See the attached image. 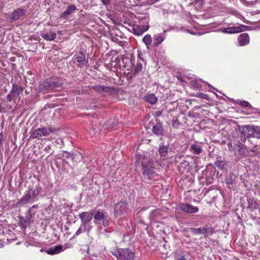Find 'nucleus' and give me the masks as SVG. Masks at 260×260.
Returning <instances> with one entry per match:
<instances>
[{"mask_svg": "<svg viewBox=\"0 0 260 260\" xmlns=\"http://www.w3.org/2000/svg\"><path fill=\"white\" fill-rule=\"evenodd\" d=\"M135 158L137 163L141 164L143 168L142 174L145 178L150 179L156 175L154 162L149 154H137Z\"/></svg>", "mask_w": 260, "mask_h": 260, "instance_id": "obj_1", "label": "nucleus"}, {"mask_svg": "<svg viewBox=\"0 0 260 260\" xmlns=\"http://www.w3.org/2000/svg\"><path fill=\"white\" fill-rule=\"evenodd\" d=\"M41 189V188L39 185H36L34 189L33 188H29L28 190L25 191V195L18 201L16 205V207H21L30 202H32L38 196Z\"/></svg>", "mask_w": 260, "mask_h": 260, "instance_id": "obj_2", "label": "nucleus"}, {"mask_svg": "<svg viewBox=\"0 0 260 260\" xmlns=\"http://www.w3.org/2000/svg\"><path fill=\"white\" fill-rule=\"evenodd\" d=\"M112 254L117 260H137L138 257L135 255L134 252L128 248H116L112 251Z\"/></svg>", "mask_w": 260, "mask_h": 260, "instance_id": "obj_3", "label": "nucleus"}, {"mask_svg": "<svg viewBox=\"0 0 260 260\" xmlns=\"http://www.w3.org/2000/svg\"><path fill=\"white\" fill-rule=\"evenodd\" d=\"M190 232L193 235H212L214 233V229L211 226L205 225L202 228H191L189 229Z\"/></svg>", "mask_w": 260, "mask_h": 260, "instance_id": "obj_4", "label": "nucleus"}, {"mask_svg": "<svg viewBox=\"0 0 260 260\" xmlns=\"http://www.w3.org/2000/svg\"><path fill=\"white\" fill-rule=\"evenodd\" d=\"M248 27V26L246 25L240 24L237 26H232L227 28H221V31L222 32L226 34H236L245 30Z\"/></svg>", "mask_w": 260, "mask_h": 260, "instance_id": "obj_5", "label": "nucleus"}, {"mask_svg": "<svg viewBox=\"0 0 260 260\" xmlns=\"http://www.w3.org/2000/svg\"><path fill=\"white\" fill-rule=\"evenodd\" d=\"M178 209L187 213H194L199 211L197 206H193L188 203H180L178 205Z\"/></svg>", "mask_w": 260, "mask_h": 260, "instance_id": "obj_6", "label": "nucleus"}, {"mask_svg": "<svg viewBox=\"0 0 260 260\" xmlns=\"http://www.w3.org/2000/svg\"><path fill=\"white\" fill-rule=\"evenodd\" d=\"M127 203L123 201L117 203L114 208L115 214L117 216L124 215L127 211Z\"/></svg>", "mask_w": 260, "mask_h": 260, "instance_id": "obj_7", "label": "nucleus"}, {"mask_svg": "<svg viewBox=\"0 0 260 260\" xmlns=\"http://www.w3.org/2000/svg\"><path fill=\"white\" fill-rule=\"evenodd\" d=\"M75 59L79 63L78 66L83 67L86 66L88 62V57L85 53L82 50H80L76 55Z\"/></svg>", "mask_w": 260, "mask_h": 260, "instance_id": "obj_8", "label": "nucleus"}, {"mask_svg": "<svg viewBox=\"0 0 260 260\" xmlns=\"http://www.w3.org/2000/svg\"><path fill=\"white\" fill-rule=\"evenodd\" d=\"M94 210L90 212H83L79 214V216L81 219L82 224L85 226L86 224L90 222L93 217Z\"/></svg>", "mask_w": 260, "mask_h": 260, "instance_id": "obj_9", "label": "nucleus"}, {"mask_svg": "<svg viewBox=\"0 0 260 260\" xmlns=\"http://www.w3.org/2000/svg\"><path fill=\"white\" fill-rule=\"evenodd\" d=\"M108 216L106 212H104L101 210H94L93 212V218L94 222L95 224H100L102 221L105 217Z\"/></svg>", "mask_w": 260, "mask_h": 260, "instance_id": "obj_10", "label": "nucleus"}, {"mask_svg": "<svg viewBox=\"0 0 260 260\" xmlns=\"http://www.w3.org/2000/svg\"><path fill=\"white\" fill-rule=\"evenodd\" d=\"M26 13V11L22 8L20 7L15 10L9 18L10 22H13L18 19L21 16L24 15Z\"/></svg>", "mask_w": 260, "mask_h": 260, "instance_id": "obj_11", "label": "nucleus"}, {"mask_svg": "<svg viewBox=\"0 0 260 260\" xmlns=\"http://www.w3.org/2000/svg\"><path fill=\"white\" fill-rule=\"evenodd\" d=\"M91 88L95 92L99 93H110L113 91V89L109 86L94 85Z\"/></svg>", "mask_w": 260, "mask_h": 260, "instance_id": "obj_12", "label": "nucleus"}, {"mask_svg": "<svg viewBox=\"0 0 260 260\" xmlns=\"http://www.w3.org/2000/svg\"><path fill=\"white\" fill-rule=\"evenodd\" d=\"M49 84L51 90L55 89L60 87L62 85V82L58 77H52L47 79Z\"/></svg>", "mask_w": 260, "mask_h": 260, "instance_id": "obj_13", "label": "nucleus"}, {"mask_svg": "<svg viewBox=\"0 0 260 260\" xmlns=\"http://www.w3.org/2000/svg\"><path fill=\"white\" fill-rule=\"evenodd\" d=\"M77 10V8L76 6L74 5H69L67 9L62 13L60 16V18H62L64 19H68L69 16L72 14L73 12Z\"/></svg>", "mask_w": 260, "mask_h": 260, "instance_id": "obj_14", "label": "nucleus"}, {"mask_svg": "<svg viewBox=\"0 0 260 260\" xmlns=\"http://www.w3.org/2000/svg\"><path fill=\"white\" fill-rule=\"evenodd\" d=\"M149 25H142L139 26L136 25L133 28V33L137 36L142 35L144 32L148 30L149 29Z\"/></svg>", "mask_w": 260, "mask_h": 260, "instance_id": "obj_15", "label": "nucleus"}, {"mask_svg": "<svg viewBox=\"0 0 260 260\" xmlns=\"http://www.w3.org/2000/svg\"><path fill=\"white\" fill-rule=\"evenodd\" d=\"M24 88L18 86L17 84H13L12 88L11 90V94L13 97H17L23 91Z\"/></svg>", "mask_w": 260, "mask_h": 260, "instance_id": "obj_16", "label": "nucleus"}, {"mask_svg": "<svg viewBox=\"0 0 260 260\" xmlns=\"http://www.w3.org/2000/svg\"><path fill=\"white\" fill-rule=\"evenodd\" d=\"M247 201L248 203V208L251 211L257 210L258 209V205L257 203L251 197H247Z\"/></svg>", "mask_w": 260, "mask_h": 260, "instance_id": "obj_17", "label": "nucleus"}, {"mask_svg": "<svg viewBox=\"0 0 260 260\" xmlns=\"http://www.w3.org/2000/svg\"><path fill=\"white\" fill-rule=\"evenodd\" d=\"M238 42L240 46H244L249 44V37L248 34H241L238 38Z\"/></svg>", "mask_w": 260, "mask_h": 260, "instance_id": "obj_18", "label": "nucleus"}, {"mask_svg": "<svg viewBox=\"0 0 260 260\" xmlns=\"http://www.w3.org/2000/svg\"><path fill=\"white\" fill-rule=\"evenodd\" d=\"M49 131H31L29 138H39L42 136H47Z\"/></svg>", "mask_w": 260, "mask_h": 260, "instance_id": "obj_19", "label": "nucleus"}, {"mask_svg": "<svg viewBox=\"0 0 260 260\" xmlns=\"http://www.w3.org/2000/svg\"><path fill=\"white\" fill-rule=\"evenodd\" d=\"M49 90L51 89L47 79L40 83L38 87L39 92H43L45 93V92H47Z\"/></svg>", "mask_w": 260, "mask_h": 260, "instance_id": "obj_20", "label": "nucleus"}, {"mask_svg": "<svg viewBox=\"0 0 260 260\" xmlns=\"http://www.w3.org/2000/svg\"><path fill=\"white\" fill-rule=\"evenodd\" d=\"M62 251V246L61 245H56L53 247L50 248L46 250L47 254L53 255L60 253Z\"/></svg>", "mask_w": 260, "mask_h": 260, "instance_id": "obj_21", "label": "nucleus"}, {"mask_svg": "<svg viewBox=\"0 0 260 260\" xmlns=\"http://www.w3.org/2000/svg\"><path fill=\"white\" fill-rule=\"evenodd\" d=\"M145 101L151 105L156 104L158 101V99L155 96L154 94L149 93L144 97Z\"/></svg>", "mask_w": 260, "mask_h": 260, "instance_id": "obj_22", "label": "nucleus"}, {"mask_svg": "<svg viewBox=\"0 0 260 260\" xmlns=\"http://www.w3.org/2000/svg\"><path fill=\"white\" fill-rule=\"evenodd\" d=\"M165 40V38L160 34H157L154 36L153 46L154 47H157L159 45Z\"/></svg>", "mask_w": 260, "mask_h": 260, "instance_id": "obj_23", "label": "nucleus"}, {"mask_svg": "<svg viewBox=\"0 0 260 260\" xmlns=\"http://www.w3.org/2000/svg\"><path fill=\"white\" fill-rule=\"evenodd\" d=\"M235 148L236 150V154H238L240 155H244L246 153V150L244 146L239 142V143L235 145Z\"/></svg>", "mask_w": 260, "mask_h": 260, "instance_id": "obj_24", "label": "nucleus"}, {"mask_svg": "<svg viewBox=\"0 0 260 260\" xmlns=\"http://www.w3.org/2000/svg\"><path fill=\"white\" fill-rule=\"evenodd\" d=\"M41 36L47 41H53L56 38V34L55 32L43 33L41 34Z\"/></svg>", "mask_w": 260, "mask_h": 260, "instance_id": "obj_25", "label": "nucleus"}, {"mask_svg": "<svg viewBox=\"0 0 260 260\" xmlns=\"http://www.w3.org/2000/svg\"><path fill=\"white\" fill-rule=\"evenodd\" d=\"M38 207L37 205H33L26 212V219H24V222L25 223H29L31 218V214L32 212V210L34 209H37Z\"/></svg>", "mask_w": 260, "mask_h": 260, "instance_id": "obj_26", "label": "nucleus"}, {"mask_svg": "<svg viewBox=\"0 0 260 260\" xmlns=\"http://www.w3.org/2000/svg\"><path fill=\"white\" fill-rule=\"evenodd\" d=\"M168 146L162 145L159 146L158 151L161 156H166L168 154Z\"/></svg>", "mask_w": 260, "mask_h": 260, "instance_id": "obj_27", "label": "nucleus"}, {"mask_svg": "<svg viewBox=\"0 0 260 260\" xmlns=\"http://www.w3.org/2000/svg\"><path fill=\"white\" fill-rule=\"evenodd\" d=\"M235 103L243 107H248L249 109H254V108L250 105V104L246 101H241L240 100H237L235 101Z\"/></svg>", "mask_w": 260, "mask_h": 260, "instance_id": "obj_28", "label": "nucleus"}, {"mask_svg": "<svg viewBox=\"0 0 260 260\" xmlns=\"http://www.w3.org/2000/svg\"><path fill=\"white\" fill-rule=\"evenodd\" d=\"M204 179V177L203 176V174H202V175L200 177V181H202L203 183H205L207 185L211 184L213 180V177L211 176L206 177L205 180L202 181V180Z\"/></svg>", "mask_w": 260, "mask_h": 260, "instance_id": "obj_29", "label": "nucleus"}, {"mask_svg": "<svg viewBox=\"0 0 260 260\" xmlns=\"http://www.w3.org/2000/svg\"><path fill=\"white\" fill-rule=\"evenodd\" d=\"M143 42L147 46L148 48V46L151 45L152 43V38L151 35L147 34L145 35L143 38Z\"/></svg>", "mask_w": 260, "mask_h": 260, "instance_id": "obj_30", "label": "nucleus"}, {"mask_svg": "<svg viewBox=\"0 0 260 260\" xmlns=\"http://www.w3.org/2000/svg\"><path fill=\"white\" fill-rule=\"evenodd\" d=\"M190 149L196 154H200L202 150L201 146L197 144H192L190 146Z\"/></svg>", "mask_w": 260, "mask_h": 260, "instance_id": "obj_31", "label": "nucleus"}, {"mask_svg": "<svg viewBox=\"0 0 260 260\" xmlns=\"http://www.w3.org/2000/svg\"><path fill=\"white\" fill-rule=\"evenodd\" d=\"M236 179V175L234 173H230L225 179L227 184H231L234 183Z\"/></svg>", "mask_w": 260, "mask_h": 260, "instance_id": "obj_32", "label": "nucleus"}, {"mask_svg": "<svg viewBox=\"0 0 260 260\" xmlns=\"http://www.w3.org/2000/svg\"><path fill=\"white\" fill-rule=\"evenodd\" d=\"M174 260H186L184 253L179 251L175 253Z\"/></svg>", "mask_w": 260, "mask_h": 260, "instance_id": "obj_33", "label": "nucleus"}, {"mask_svg": "<svg viewBox=\"0 0 260 260\" xmlns=\"http://www.w3.org/2000/svg\"><path fill=\"white\" fill-rule=\"evenodd\" d=\"M239 133L238 134V136L240 138V140L244 142L246 139V138L248 136L247 134V131H239Z\"/></svg>", "mask_w": 260, "mask_h": 260, "instance_id": "obj_34", "label": "nucleus"}, {"mask_svg": "<svg viewBox=\"0 0 260 260\" xmlns=\"http://www.w3.org/2000/svg\"><path fill=\"white\" fill-rule=\"evenodd\" d=\"M85 226H84V225L82 224L81 225V226H80V228L78 229V230L76 232V233L74 235V237L78 236L81 233H84L85 232Z\"/></svg>", "mask_w": 260, "mask_h": 260, "instance_id": "obj_35", "label": "nucleus"}, {"mask_svg": "<svg viewBox=\"0 0 260 260\" xmlns=\"http://www.w3.org/2000/svg\"><path fill=\"white\" fill-rule=\"evenodd\" d=\"M172 122V125L174 128H179V125L180 123L177 118H173Z\"/></svg>", "mask_w": 260, "mask_h": 260, "instance_id": "obj_36", "label": "nucleus"}, {"mask_svg": "<svg viewBox=\"0 0 260 260\" xmlns=\"http://www.w3.org/2000/svg\"><path fill=\"white\" fill-rule=\"evenodd\" d=\"M228 147H229V150L231 152L234 153L235 154H236V150L235 148V145L233 146L232 144L230 143L228 144Z\"/></svg>", "mask_w": 260, "mask_h": 260, "instance_id": "obj_37", "label": "nucleus"}, {"mask_svg": "<svg viewBox=\"0 0 260 260\" xmlns=\"http://www.w3.org/2000/svg\"><path fill=\"white\" fill-rule=\"evenodd\" d=\"M102 222L103 225L105 227L109 226V219H108V216H107L106 217H105L104 218V219H103L102 221Z\"/></svg>", "mask_w": 260, "mask_h": 260, "instance_id": "obj_38", "label": "nucleus"}, {"mask_svg": "<svg viewBox=\"0 0 260 260\" xmlns=\"http://www.w3.org/2000/svg\"><path fill=\"white\" fill-rule=\"evenodd\" d=\"M162 128V124L160 123H157L156 125L153 126L152 130H161Z\"/></svg>", "mask_w": 260, "mask_h": 260, "instance_id": "obj_39", "label": "nucleus"}, {"mask_svg": "<svg viewBox=\"0 0 260 260\" xmlns=\"http://www.w3.org/2000/svg\"><path fill=\"white\" fill-rule=\"evenodd\" d=\"M162 128V124L160 123H157L156 125L153 126L152 130H161Z\"/></svg>", "mask_w": 260, "mask_h": 260, "instance_id": "obj_40", "label": "nucleus"}, {"mask_svg": "<svg viewBox=\"0 0 260 260\" xmlns=\"http://www.w3.org/2000/svg\"><path fill=\"white\" fill-rule=\"evenodd\" d=\"M142 70V64L141 63H137L135 69V72L138 73Z\"/></svg>", "mask_w": 260, "mask_h": 260, "instance_id": "obj_41", "label": "nucleus"}, {"mask_svg": "<svg viewBox=\"0 0 260 260\" xmlns=\"http://www.w3.org/2000/svg\"><path fill=\"white\" fill-rule=\"evenodd\" d=\"M246 128L248 130H252V131L257 130L256 129V127L255 126H254V125H246L243 127V128Z\"/></svg>", "mask_w": 260, "mask_h": 260, "instance_id": "obj_42", "label": "nucleus"}, {"mask_svg": "<svg viewBox=\"0 0 260 260\" xmlns=\"http://www.w3.org/2000/svg\"><path fill=\"white\" fill-rule=\"evenodd\" d=\"M101 1L102 4L106 7L109 6L111 2V0H101Z\"/></svg>", "mask_w": 260, "mask_h": 260, "instance_id": "obj_43", "label": "nucleus"}, {"mask_svg": "<svg viewBox=\"0 0 260 260\" xmlns=\"http://www.w3.org/2000/svg\"><path fill=\"white\" fill-rule=\"evenodd\" d=\"M12 94H11V91L9 92V93L6 96V100L7 102H10L12 100Z\"/></svg>", "mask_w": 260, "mask_h": 260, "instance_id": "obj_44", "label": "nucleus"}, {"mask_svg": "<svg viewBox=\"0 0 260 260\" xmlns=\"http://www.w3.org/2000/svg\"><path fill=\"white\" fill-rule=\"evenodd\" d=\"M253 135L254 137L260 138V131H253Z\"/></svg>", "mask_w": 260, "mask_h": 260, "instance_id": "obj_45", "label": "nucleus"}, {"mask_svg": "<svg viewBox=\"0 0 260 260\" xmlns=\"http://www.w3.org/2000/svg\"><path fill=\"white\" fill-rule=\"evenodd\" d=\"M192 3H199L202 4L204 0H190Z\"/></svg>", "mask_w": 260, "mask_h": 260, "instance_id": "obj_46", "label": "nucleus"}, {"mask_svg": "<svg viewBox=\"0 0 260 260\" xmlns=\"http://www.w3.org/2000/svg\"><path fill=\"white\" fill-rule=\"evenodd\" d=\"M162 115V112L160 111H156L155 113V117H159Z\"/></svg>", "mask_w": 260, "mask_h": 260, "instance_id": "obj_47", "label": "nucleus"}, {"mask_svg": "<svg viewBox=\"0 0 260 260\" xmlns=\"http://www.w3.org/2000/svg\"><path fill=\"white\" fill-rule=\"evenodd\" d=\"M161 132L162 131H152V133H154L156 135H161L162 134Z\"/></svg>", "mask_w": 260, "mask_h": 260, "instance_id": "obj_48", "label": "nucleus"}, {"mask_svg": "<svg viewBox=\"0 0 260 260\" xmlns=\"http://www.w3.org/2000/svg\"><path fill=\"white\" fill-rule=\"evenodd\" d=\"M123 22H124V23H125L126 24H128V26H131V22H127L126 21H124Z\"/></svg>", "mask_w": 260, "mask_h": 260, "instance_id": "obj_49", "label": "nucleus"}, {"mask_svg": "<svg viewBox=\"0 0 260 260\" xmlns=\"http://www.w3.org/2000/svg\"><path fill=\"white\" fill-rule=\"evenodd\" d=\"M37 130L40 131V130H46V128L45 127L44 128H39Z\"/></svg>", "mask_w": 260, "mask_h": 260, "instance_id": "obj_50", "label": "nucleus"}, {"mask_svg": "<svg viewBox=\"0 0 260 260\" xmlns=\"http://www.w3.org/2000/svg\"><path fill=\"white\" fill-rule=\"evenodd\" d=\"M25 92L26 94H28L29 93V92H28L27 90H25Z\"/></svg>", "mask_w": 260, "mask_h": 260, "instance_id": "obj_51", "label": "nucleus"}]
</instances>
